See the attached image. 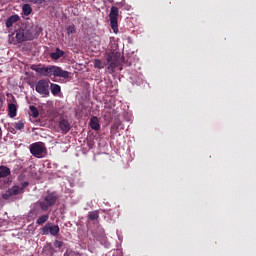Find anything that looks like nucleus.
<instances>
[{
  "mask_svg": "<svg viewBox=\"0 0 256 256\" xmlns=\"http://www.w3.org/2000/svg\"><path fill=\"white\" fill-rule=\"evenodd\" d=\"M32 71H35L42 77H62L63 79H69V71L62 70L61 67L58 66H47V67H39V66H31Z\"/></svg>",
  "mask_w": 256,
  "mask_h": 256,
  "instance_id": "20e7f679",
  "label": "nucleus"
},
{
  "mask_svg": "<svg viewBox=\"0 0 256 256\" xmlns=\"http://www.w3.org/2000/svg\"><path fill=\"white\" fill-rule=\"evenodd\" d=\"M45 249H48V251H49V253H51V255H53V253H55V248H53V246H51L50 244Z\"/></svg>",
  "mask_w": 256,
  "mask_h": 256,
  "instance_id": "cd10ccee",
  "label": "nucleus"
},
{
  "mask_svg": "<svg viewBox=\"0 0 256 256\" xmlns=\"http://www.w3.org/2000/svg\"><path fill=\"white\" fill-rule=\"evenodd\" d=\"M63 55H65V51L56 48L55 52H51L50 53V57L53 59V61H57L58 59H61V57H63Z\"/></svg>",
  "mask_w": 256,
  "mask_h": 256,
  "instance_id": "ddd939ff",
  "label": "nucleus"
},
{
  "mask_svg": "<svg viewBox=\"0 0 256 256\" xmlns=\"http://www.w3.org/2000/svg\"><path fill=\"white\" fill-rule=\"evenodd\" d=\"M57 201H59V194L56 191L48 190L40 200L33 204L30 215L38 217V215L51 211V208L57 205Z\"/></svg>",
  "mask_w": 256,
  "mask_h": 256,
  "instance_id": "f257e3e1",
  "label": "nucleus"
},
{
  "mask_svg": "<svg viewBox=\"0 0 256 256\" xmlns=\"http://www.w3.org/2000/svg\"><path fill=\"white\" fill-rule=\"evenodd\" d=\"M21 193V187L19 186H13L12 188L8 189L5 193L2 194V199L5 201L11 199V197H14L15 195H19Z\"/></svg>",
  "mask_w": 256,
  "mask_h": 256,
  "instance_id": "1a4fd4ad",
  "label": "nucleus"
},
{
  "mask_svg": "<svg viewBox=\"0 0 256 256\" xmlns=\"http://www.w3.org/2000/svg\"><path fill=\"white\" fill-rule=\"evenodd\" d=\"M110 25L114 33L119 32V8L112 6L109 13Z\"/></svg>",
  "mask_w": 256,
  "mask_h": 256,
  "instance_id": "39448f33",
  "label": "nucleus"
},
{
  "mask_svg": "<svg viewBox=\"0 0 256 256\" xmlns=\"http://www.w3.org/2000/svg\"><path fill=\"white\" fill-rule=\"evenodd\" d=\"M49 83H51L49 79L38 80L35 86V91L42 97H49Z\"/></svg>",
  "mask_w": 256,
  "mask_h": 256,
  "instance_id": "423d86ee",
  "label": "nucleus"
},
{
  "mask_svg": "<svg viewBox=\"0 0 256 256\" xmlns=\"http://www.w3.org/2000/svg\"><path fill=\"white\" fill-rule=\"evenodd\" d=\"M59 129L61 133H63L64 135H67V133L71 131V124L69 123V120H66V119L60 120Z\"/></svg>",
  "mask_w": 256,
  "mask_h": 256,
  "instance_id": "9d476101",
  "label": "nucleus"
},
{
  "mask_svg": "<svg viewBox=\"0 0 256 256\" xmlns=\"http://www.w3.org/2000/svg\"><path fill=\"white\" fill-rule=\"evenodd\" d=\"M14 127L18 131H21L22 129H25V123L23 121L16 122Z\"/></svg>",
  "mask_w": 256,
  "mask_h": 256,
  "instance_id": "b1692460",
  "label": "nucleus"
},
{
  "mask_svg": "<svg viewBox=\"0 0 256 256\" xmlns=\"http://www.w3.org/2000/svg\"><path fill=\"white\" fill-rule=\"evenodd\" d=\"M19 15L17 14H14L12 16H10L7 20H6V27L7 29H10V27L14 24V23H17V21H19Z\"/></svg>",
  "mask_w": 256,
  "mask_h": 256,
  "instance_id": "4468645a",
  "label": "nucleus"
},
{
  "mask_svg": "<svg viewBox=\"0 0 256 256\" xmlns=\"http://www.w3.org/2000/svg\"><path fill=\"white\" fill-rule=\"evenodd\" d=\"M106 256H111V255H106Z\"/></svg>",
  "mask_w": 256,
  "mask_h": 256,
  "instance_id": "2f4dec72",
  "label": "nucleus"
},
{
  "mask_svg": "<svg viewBox=\"0 0 256 256\" xmlns=\"http://www.w3.org/2000/svg\"><path fill=\"white\" fill-rule=\"evenodd\" d=\"M90 127L94 131H99V129H101V125L99 124V118H97V116H93L90 119Z\"/></svg>",
  "mask_w": 256,
  "mask_h": 256,
  "instance_id": "f8f14e48",
  "label": "nucleus"
},
{
  "mask_svg": "<svg viewBox=\"0 0 256 256\" xmlns=\"http://www.w3.org/2000/svg\"><path fill=\"white\" fill-rule=\"evenodd\" d=\"M28 1L29 3H33L34 5H41V3H45V0H22Z\"/></svg>",
  "mask_w": 256,
  "mask_h": 256,
  "instance_id": "a878e982",
  "label": "nucleus"
},
{
  "mask_svg": "<svg viewBox=\"0 0 256 256\" xmlns=\"http://www.w3.org/2000/svg\"><path fill=\"white\" fill-rule=\"evenodd\" d=\"M5 105V94H3V90H0V111L3 109Z\"/></svg>",
  "mask_w": 256,
  "mask_h": 256,
  "instance_id": "5701e85b",
  "label": "nucleus"
},
{
  "mask_svg": "<svg viewBox=\"0 0 256 256\" xmlns=\"http://www.w3.org/2000/svg\"><path fill=\"white\" fill-rule=\"evenodd\" d=\"M74 33H77V28L73 24L69 25L67 27V35H74Z\"/></svg>",
  "mask_w": 256,
  "mask_h": 256,
  "instance_id": "412c9836",
  "label": "nucleus"
},
{
  "mask_svg": "<svg viewBox=\"0 0 256 256\" xmlns=\"http://www.w3.org/2000/svg\"><path fill=\"white\" fill-rule=\"evenodd\" d=\"M96 241H99L102 245L107 243V236L102 234L101 236L96 237Z\"/></svg>",
  "mask_w": 256,
  "mask_h": 256,
  "instance_id": "393cba45",
  "label": "nucleus"
},
{
  "mask_svg": "<svg viewBox=\"0 0 256 256\" xmlns=\"http://www.w3.org/2000/svg\"><path fill=\"white\" fill-rule=\"evenodd\" d=\"M2 138H3V129L0 126V141H1Z\"/></svg>",
  "mask_w": 256,
  "mask_h": 256,
  "instance_id": "c756f323",
  "label": "nucleus"
},
{
  "mask_svg": "<svg viewBox=\"0 0 256 256\" xmlns=\"http://www.w3.org/2000/svg\"><path fill=\"white\" fill-rule=\"evenodd\" d=\"M22 11H23L24 15L29 16V15H31V13H33V8H31L30 4H24L22 6Z\"/></svg>",
  "mask_w": 256,
  "mask_h": 256,
  "instance_id": "6ab92c4d",
  "label": "nucleus"
},
{
  "mask_svg": "<svg viewBox=\"0 0 256 256\" xmlns=\"http://www.w3.org/2000/svg\"><path fill=\"white\" fill-rule=\"evenodd\" d=\"M8 116L11 119L17 117V104L16 103H8Z\"/></svg>",
  "mask_w": 256,
  "mask_h": 256,
  "instance_id": "9b49d317",
  "label": "nucleus"
},
{
  "mask_svg": "<svg viewBox=\"0 0 256 256\" xmlns=\"http://www.w3.org/2000/svg\"><path fill=\"white\" fill-rule=\"evenodd\" d=\"M29 187V182H23L20 188V193H23V190L27 189Z\"/></svg>",
  "mask_w": 256,
  "mask_h": 256,
  "instance_id": "bb28decb",
  "label": "nucleus"
},
{
  "mask_svg": "<svg viewBox=\"0 0 256 256\" xmlns=\"http://www.w3.org/2000/svg\"><path fill=\"white\" fill-rule=\"evenodd\" d=\"M105 59L106 63H103L100 59H94V67L95 69H105L107 67V73L113 75L116 67L121 65V53L115 51L105 53Z\"/></svg>",
  "mask_w": 256,
  "mask_h": 256,
  "instance_id": "7ed1b4c3",
  "label": "nucleus"
},
{
  "mask_svg": "<svg viewBox=\"0 0 256 256\" xmlns=\"http://www.w3.org/2000/svg\"><path fill=\"white\" fill-rule=\"evenodd\" d=\"M88 221H97L99 219V210H94L88 213Z\"/></svg>",
  "mask_w": 256,
  "mask_h": 256,
  "instance_id": "a211bd4d",
  "label": "nucleus"
},
{
  "mask_svg": "<svg viewBox=\"0 0 256 256\" xmlns=\"http://www.w3.org/2000/svg\"><path fill=\"white\" fill-rule=\"evenodd\" d=\"M54 247H55L56 249L61 250V249H63V247H65V242L59 241V240H55V241H54Z\"/></svg>",
  "mask_w": 256,
  "mask_h": 256,
  "instance_id": "4be33fe9",
  "label": "nucleus"
},
{
  "mask_svg": "<svg viewBox=\"0 0 256 256\" xmlns=\"http://www.w3.org/2000/svg\"><path fill=\"white\" fill-rule=\"evenodd\" d=\"M11 175V169L7 166H0V179H5V177H9Z\"/></svg>",
  "mask_w": 256,
  "mask_h": 256,
  "instance_id": "2eb2a0df",
  "label": "nucleus"
},
{
  "mask_svg": "<svg viewBox=\"0 0 256 256\" xmlns=\"http://www.w3.org/2000/svg\"><path fill=\"white\" fill-rule=\"evenodd\" d=\"M50 91L54 97H57L61 93V86L59 84H50Z\"/></svg>",
  "mask_w": 256,
  "mask_h": 256,
  "instance_id": "dca6fc26",
  "label": "nucleus"
},
{
  "mask_svg": "<svg viewBox=\"0 0 256 256\" xmlns=\"http://www.w3.org/2000/svg\"><path fill=\"white\" fill-rule=\"evenodd\" d=\"M3 223H6V221H0V227H2L3 226Z\"/></svg>",
  "mask_w": 256,
  "mask_h": 256,
  "instance_id": "7c9ffc66",
  "label": "nucleus"
},
{
  "mask_svg": "<svg viewBox=\"0 0 256 256\" xmlns=\"http://www.w3.org/2000/svg\"><path fill=\"white\" fill-rule=\"evenodd\" d=\"M42 29L39 26H25L15 31V33L9 35V42L12 45L23 43L24 41H33L37 39Z\"/></svg>",
  "mask_w": 256,
  "mask_h": 256,
  "instance_id": "f03ea898",
  "label": "nucleus"
},
{
  "mask_svg": "<svg viewBox=\"0 0 256 256\" xmlns=\"http://www.w3.org/2000/svg\"><path fill=\"white\" fill-rule=\"evenodd\" d=\"M31 115L34 119H37V117H39V109H37L35 106L31 105L29 107Z\"/></svg>",
  "mask_w": 256,
  "mask_h": 256,
  "instance_id": "aec40b11",
  "label": "nucleus"
},
{
  "mask_svg": "<svg viewBox=\"0 0 256 256\" xmlns=\"http://www.w3.org/2000/svg\"><path fill=\"white\" fill-rule=\"evenodd\" d=\"M59 225H52L51 223L45 224V226L41 229L42 235H52L53 237L59 235Z\"/></svg>",
  "mask_w": 256,
  "mask_h": 256,
  "instance_id": "6e6552de",
  "label": "nucleus"
},
{
  "mask_svg": "<svg viewBox=\"0 0 256 256\" xmlns=\"http://www.w3.org/2000/svg\"><path fill=\"white\" fill-rule=\"evenodd\" d=\"M49 221V213L43 214L36 220V225H45Z\"/></svg>",
  "mask_w": 256,
  "mask_h": 256,
  "instance_id": "f3484780",
  "label": "nucleus"
},
{
  "mask_svg": "<svg viewBox=\"0 0 256 256\" xmlns=\"http://www.w3.org/2000/svg\"><path fill=\"white\" fill-rule=\"evenodd\" d=\"M119 125H121V124H114L112 126V130L114 129L117 133H119Z\"/></svg>",
  "mask_w": 256,
  "mask_h": 256,
  "instance_id": "c85d7f7f",
  "label": "nucleus"
},
{
  "mask_svg": "<svg viewBox=\"0 0 256 256\" xmlns=\"http://www.w3.org/2000/svg\"><path fill=\"white\" fill-rule=\"evenodd\" d=\"M47 148L43 142H35L30 145V153L33 157H37V159H41L44 157Z\"/></svg>",
  "mask_w": 256,
  "mask_h": 256,
  "instance_id": "0eeeda50",
  "label": "nucleus"
}]
</instances>
